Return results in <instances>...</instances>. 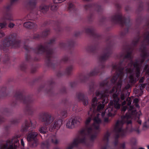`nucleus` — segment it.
<instances>
[{
	"label": "nucleus",
	"instance_id": "5",
	"mask_svg": "<svg viewBox=\"0 0 149 149\" xmlns=\"http://www.w3.org/2000/svg\"><path fill=\"white\" fill-rule=\"evenodd\" d=\"M41 121L45 126H47L51 123L54 120V118L51 114L48 112H43L40 115Z\"/></svg>",
	"mask_w": 149,
	"mask_h": 149
},
{
	"label": "nucleus",
	"instance_id": "58",
	"mask_svg": "<svg viewBox=\"0 0 149 149\" xmlns=\"http://www.w3.org/2000/svg\"><path fill=\"white\" fill-rule=\"evenodd\" d=\"M5 36V34L4 32L2 31H0V38H1Z\"/></svg>",
	"mask_w": 149,
	"mask_h": 149
},
{
	"label": "nucleus",
	"instance_id": "33",
	"mask_svg": "<svg viewBox=\"0 0 149 149\" xmlns=\"http://www.w3.org/2000/svg\"><path fill=\"white\" fill-rule=\"evenodd\" d=\"M33 140V142L31 145V147H36L38 144V140L36 139H34Z\"/></svg>",
	"mask_w": 149,
	"mask_h": 149
},
{
	"label": "nucleus",
	"instance_id": "19",
	"mask_svg": "<svg viewBox=\"0 0 149 149\" xmlns=\"http://www.w3.org/2000/svg\"><path fill=\"white\" fill-rule=\"evenodd\" d=\"M30 123L32 124L31 121H30V122H28L27 121H25V125H23L22 127V132L26 131L28 130L29 128L30 127L31 124H30Z\"/></svg>",
	"mask_w": 149,
	"mask_h": 149
},
{
	"label": "nucleus",
	"instance_id": "37",
	"mask_svg": "<svg viewBox=\"0 0 149 149\" xmlns=\"http://www.w3.org/2000/svg\"><path fill=\"white\" fill-rule=\"evenodd\" d=\"M39 131L42 134H46L47 132V128L46 127H42L39 129Z\"/></svg>",
	"mask_w": 149,
	"mask_h": 149
},
{
	"label": "nucleus",
	"instance_id": "61",
	"mask_svg": "<svg viewBox=\"0 0 149 149\" xmlns=\"http://www.w3.org/2000/svg\"><path fill=\"white\" fill-rule=\"evenodd\" d=\"M63 75V73L61 72H58L57 74V76L58 77H61Z\"/></svg>",
	"mask_w": 149,
	"mask_h": 149
},
{
	"label": "nucleus",
	"instance_id": "56",
	"mask_svg": "<svg viewBox=\"0 0 149 149\" xmlns=\"http://www.w3.org/2000/svg\"><path fill=\"white\" fill-rule=\"evenodd\" d=\"M146 85H145L144 84H141L139 85V88L141 91H142V89L146 86Z\"/></svg>",
	"mask_w": 149,
	"mask_h": 149
},
{
	"label": "nucleus",
	"instance_id": "10",
	"mask_svg": "<svg viewBox=\"0 0 149 149\" xmlns=\"http://www.w3.org/2000/svg\"><path fill=\"white\" fill-rule=\"evenodd\" d=\"M24 26L26 28L29 29H35L37 28V24L31 22H26L24 23Z\"/></svg>",
	"mask_w": 149,
	"mask_h": 149
},
{
	"label": "nucleus",
	"instance_id": "47",
	"mask_svg": "<svg viewBox=\"0 0 149 149\" xmlns=\"http://www.w3.org/2000/svg\"><path fill=\"white\" fill-rule=\"evenodd\" d=\"M74 118H75V121H77V123H80V121L81 120V118L79 116H77Z\"/></svg>",
	"mask_w": 149,
	"mask_h": 149
},
{
	"label": "nucleus",
	"instance_id": "46",
	"mask_svg": "<svg viewBox=\"0 0 149 149\" xmlns=\"http://www.w3.org/2000/svg\"><path fill=\"white\" fill-rule=\"evenodd\" d=\"M7 25V24L6 22L0 23V29L4 28Z\"/></svg>",
	"mask_w": 149,
	"mask_h": 149
},
{
	"label": "nucleus",
	"instance_id": "32",
	"mask_svg": "<svg viewBox=\"0 0 149 149\" xmlns=\"http://www.w3.org/2000/svg\"><path fill=\"white\" fill-rule=\"evenodd\" d=\"M40 9L42 12L45 13L49 10V7L47 6H44L40 8Z\"/></svg>",
	"mask_w": 149,
	"mask_h": 149
},
{
	"label": "nucleus",
	"instance_id": "8",
	"mask_svg": "<svg viewBox=\"0 0 149 149\" xmlns=\"http://www.w3.org/2000/svg\"><path fill=\"white\" fill-rule=\"evenodd\" d=\"M100 114H98L97 117L94 118V137L95 136L94 133H95L96 136L97 134L98 133L99 131V125L101 122V120L99 118V115Z\"/></svg>",
	"mask_w": 149,
	"mask_h": 149
},
{
	"label": "nucleus",
	"instance_id": "3",
	"mask_svg": "<svg viewBox=\"0 0 149 149\" xmlns=\"http://www.w3.org/2000/svg\"><path fill=\"white\" fill-rule=\"evenodd\" d=\"M91 107L90 108V110L88 112V114L89 116L86 120L85 122V128L82 130H84L86 131V135L91 141L93 140V123L91 124V125L88 126L91 120V118L93 113V111L92 109L93 108V98L92 100Z\"/></svg>",
	"mask_w": 149,
	"mask_h": 149
},
{
	"label": "nucleus",
	"instance_id": "62",
	"mask_svg": "<svg viewBox=\"0 0 149 149\" xmlns=\"http://www.w3.org/2000/svg\"><path fill=\"white\" fill-rule=\"evenodd\" d=\"M74 6L73 5L72 3H70L69 4V6L68 7V10H70L71 9L73 8Z\"/></svg>",
	"mask_w": 149,
	"mask_h": 149
},
{
	"label": "nucleus",
	"instance_id": "9",
	"mask_svg": "<svg viewBox=\"0 0 149 149\" xmlns=\"http://www.w3.org/2000/svg\"><path fill=\"white\" fill-rule=\"evenodd\" d=\"M62 121L61 119H56L54 121V122L49 127V130L51 131L55 129H58L60 128L62 124Z\"/></svg>",
	"mask_w": 149,
	"mask_h": 149
},
{
	"label": "nucleus",
	"instance_id": "38",
	"mask_svg": "<svg viewBox=\"0 0 149 149\" xmlns=\"http://www.w3.org/2000/svg\"><path fill=\"white\" fill-rule=\"evenodd\" d=\"M60 92L61 94H65L66 93V89L65 87H61L60 90Z\"/></svg>",
	"mask_w": 149,
	"mask_h": 149
},
{
	"label": "nucleus",
	"instance_id": "31",
	"mask_svg": "<svg viewBox=\"0 0 149 149\" xmlns=\"http://www.w3.org/2000/svg\"><path fill=\"white\" fill-rule=\"evenodd\" d=\"M84 8L86 10H89L93 8L92 4H88L84 6Z\"/></svg>",
	"mask_w": 149,
	"mask_h": 149
},
{
	"label": "nucleus",
	"instance_id": "48",
	"mask_svg": "<svg viewBox=\"0 0 149 149\" xmlns=\"http://www.w3.org/2000/svg\"><path fill=\"white\" fill-rule=\"evenodd\" d=\"M68 57H65L62 59L61 60V62L65 63L68 61Z\"/></svg>",
	"mask_w": 149,
	"mask_h": 149
},
{
	"label": "nucleus",
	"instance_id": "53",
	"mask_svg": "<svg viewBox=\"0 0 149 149\" xmlns=\"http://www.w3.org/2000/svg\"><path fill=\"white\" fill-rule=\"evenodd\" d=\"M26 60V61H29L31 59V56L28 54H26L25 56Z\"/></svg>",
	"mask_w": 149,
	"mask_h": 149
},
{
	"label": "nucleus",
	"instance_id": "59",
	"mask_svg": "<svg viewBox=\"0 0 149 149\" xmlns=\"http://www.w3.org/2000/svg\"><path fill=\"white\" fill-rule=\"evenodd\" d=\"M104 107V105L103 104H100L98 106V108L100 109H103Z\"/></svg>",
	"mask_w": 149,
	"mask_h": 149
},
{
	"label": "nucleus",
	"instance_id": "41",
	"mask_svg": "<svg viewBox=\"0 0 149 149\" xmlns=\"http://www.w3.org/2000/svg\"><path fill=\"white\" fill-rule=\"evenodd\" d=\"M47 92L48 94L51 96L53 95L54 94V91L52 88L48 89Z\"/></svg>",
	"mask_w": 149,
	"mask_h": 149
},
{
	"label": "nucleus",
	"instance_id": "24",
	"mask_svg": "<svg viewBox=\"0 0 149 149\" xmlns=\"http://www.w3.org/2000/svg\"><path fill=\"white\" fill-rule=\"evenodd\" d=\"M55 42V40L52 39L49 40V41L45 42V46L48 48L50 45L54 44Z\"/></svg>",
	"mask_w": 149,
	"mask_h": 149
},
{
	"label": "nucleus",
	"instance_id": "54",
	"mask_svg": "<svg viewBox=\"0 0 149 149\" xmlns=\"http://www.w3.org/2000/svg\"><path fill=\"white\" fill-rule=\"evenodd\" d=\"M93 76V71H92L87 74L88 77H92Z\"/></svg>",
	"mask_w": 149,
	"mask_h": 149
},
{
	"label": "nucleus",
	"instance_id": "51",
	"mask_svg": "<svg viewBox=\"0 0 149 149\" xmlns=\"http://www.w3.org/2000/svg\"><path fill=\"white\" fill-rule=\"evenodd\" d=\"M40 36L39 35H36L33 37V39L35 40H38L40 39Z\"/></svg>",
	"mask_w": 149,
	"mask_h": 149
},
{
	"label": "nucleus",
	"instance_id": "1",
	"mask_svg": "<svg viewBox=\"0 0 149 149\" xmlns=\"http://www.w3.org/2000/svg\"><path fill=\"white\" fill-rule=\"evenodd\" d=\"M135 116L138 117L137 114L135 109L132 107L130 106L128 109V113L126 114L125 116L122 117L121 120L118 121L116 125L115 130L119 133L120 136H123L126 134L122 129L123 124L125 123L127 124H131L132 118Z\"/></svg>",
	"mask_w": 149,
	"mask_h": 149
},
{
	"label": "nucleus",
	"instance_id": "18",
	"mask_svg": "<svg viewBox=\"0 0 149 149\" xmlns=\"http://www.w3.org/2000/svg\"><path fill=\"white\" fill-rule=\"evenodd\" d=\"M25 111L28 114L31 115L33 113L34 109L31 106L27 105L25 107Z\"/></svg>",
	"mask_w": 149,
	"mask_h": 149
},
{
	"label": "nucleus",
	"instance_id": "15",
	"mask_svg": "<svg viewBox=\"0 0 149 149\" xmlns=\"http://www.w3.org/2000/svg\"><path fill=\"white\" fill-rule=\"evenodd\" d=\"M15 96L17 99L22 100L23 102H24L26 99L25 96L20 92H17L15 94Z\"/></svg>",
	"mask_w": 149,
	"mask_h": 149
},
{
	"label": "nucleus",
	"instance_id": "36",
	"mask_svg": "<svg viewBox=\"0 0 149 149\" xmlns=\"http://www.w3.org/2000/svg\"><path fill=\"white\" fill-rule=\"evenodd\" d=\"M86 50L88 53H92L93 51V47L92 45L88 46L86 48Z\"/></svg>",
	"mask_w": 149,
	"mask_h": 149
},
{
	"label": "nucleus",
	"instance_id": "34",
	"mask_svg": "<svg viewBox=\"0 0 149 149\" xmlns=\"http://www.w3.org/2000/svg\"><path fill=\"white\" fill-rule=\"evenodd\" d=\"M143 71H146V74L149 76V66L148 65L146 66L144 69ZM148 80L149 82V78H148Z\"/></svg>",
	"mask_w": 149,
	"mask_h": 149
},
{
	"label": "nucleus",
	"instance_id": "35",
	"mask_svg": "<svg viewBox=\"0 0 149 149\" xmlns=\"http://www.w3.org/2000/svg\"><path fill=\"white\" fill-rule=\"evenodd\" d=\"M51 141L52 143L55 145H57L58 143V139L55 136L53 137L51 139Z\"/></svg>",
	"mask_w": 149,
	"mask_h": 149
},
{
	"label": "nucleus",
	"instance_id": "44",
	"mask_svg": "<svg viewBox=\"0 0 149 149\" xmlns=\"http://www.w3.org/2000/svg\"><path fill=\"white\" fill-rule=\"evenodd\" d=\"M138 101L139 100L137 98L133 100V102L135 103L136 106L138 108H139V106L137 104Z\"/></svg>",
	"mask_w": 149,
	"mask_h": 149
},
{
	"label": "nucleus",
	"instance_id": "22",
	"mask_svg": "<svg viewBox=\"0 0 149 149\" xmlns=\"http://www.w3.org/2000/svg\"><path fill=\"white\" fill-rule=\"evenodd\" d=\"M8 38L10 41V42L11 43L12 45L16 44L17 42L16 40V37L14 36H10Z\"/></svg>",
	"mask_w": 149,
	"mask_h": 149
},
{
	"label": "nucleus",
	"instance_id": "17",
	"mask_svg": "<svg viewBox=\"0 0 149 149\" xmlns=\"http://www.w3.org/2000/svg\"><path fill=\"white\" fill-rule=\"evenodd\" d=\"M73 67L72 65H70L67 67L65 69V73L68 76H71L73 70Z\"/></svg>",
	"mask_w": 149,
	"mask_h": 149
},
{
	"label": "nucleus",
	"instance_id": "29",
	"mask_svg": "<svg viewBox=\"0 0 149 149\" xmlns=\"http://www.w3.org/2000/svg\"><path fill=\"white\" fill-rule=\"evenodd\" d=\"M86 77L83 75H80L79 76V79L81 83L85 82L86 79Z\"/></svg>",
	"mask_w": 149,
	"mask_h": 149
},
{
	"label": "nucleus",
	"instance_id": "21",
	"mask_svg": "<svg viewBox=\"0 0 149 149\" xmlns=\"http://www.w3.org/2000/svg\"><path fill=\"white\" fill-rule=\"evenodd\" d=\"M36 1L35 0L30 1L27 3V7L33 9L34 8L36 4Z\"/></svg>",
	"mask_w": 149,
	"mask_h": 149
},
{
	"label": "nucleus",
	"instance_id": "2",
	"mask_svg": "<svg viewBox=\"0 0 149 149\" xmlns=\"http://www.w3.org/2000/svg\"><path fill=\"white\" fill-rule=\"evenodd\" d=\"M47 48L45 44L43 45L42 44L40 43L37 45L36 49L34 50V52L37 54H41L46 52L47 65L51 68H54L55 66L50 61V60L53 57L54 52L52 49L47 50Z\"/></svg>",
	"mask_w": 149,
	"mask_h": 149
},
{
	"label": "nucleus",
	"instance_id": "43",
	"mask_svg": "<svg viewBox=\"0 0 149 149\" xmlns=\"http://www.w3.org/2000/svg\"><path fill=\"white\" fill-rule=\"evenodd\" d=\"M58 8V7L56 5H53L51 6V9L53 11H56L57 10Z\"/></svg>",
	"mask_w": 149,
	"mask_h": 149
},
{
	"label": "nucleus",
	"instance_id": "7",
	"mask_svg": "<svg viewBox=\"0 0 149 149\" xmlns=\"http://www.w3.org/2000/svg\"><path fill=\"white\" fill-rule=\"evenodd\" d=\"M141 66L140 65H139V62H137L134 64V65L132 64H130L128 65V68L126 69V71L127 74H130L132 75H134L133 74V72L135 71L136 73H137V69L136 68H139V71ZM128 75V74H127Z\"/></svg>",
	"mask_w": 149,
	"mask_h": 149
},
{
	"label": "nucleus",
	"instance_id": "49",
	"mask_svg": "<svg viewBox=\"0 0 149 149\" xmlns=\"http://www.w3.org/2000/svg\"><path fill=\"white\" fill-rule=\"evenodd\" d=\"M60 114L63 117H65L66 116L67 112L65 111H62L61 112Z\"/></svg>",
	"mask_w": 149,
	"mask_h": 149
},
{
	"label": "nucleus",
	"instance_id": "40",
	"mask_svg": "<svg viewBox=\"0 0 149 149\" xmlns=\"http://www.w3.org/2000/svg\"><path fill=\"white\" fill-rule=\"evenodd\" d=\"M20 68L21 70L23 71H24L27 68L26 65L24 64H22L20 66Z\"/></svg>",
	"mask_w": 149,
	"mask_h": 149
},
{
	"label": "nucleus",
	"instance_id": "6",
	"mask_svg": "<svg viewBox=\"0 0 149 149\" xmlns=\"http://www.w3.org/2000/svg\"><path fill=\"white\" fill-rule=\"evenodd\" d=\"M13 141H14V142L15 143H17L19 141L18 139L14 137L11 140H7L5 144L1 146L0 149H16L17 146V144H15L14 147H13V143H12Z\"/></svg>",
	"mask_w": 149,
	"mask_h": 149
},
{
	"label": "nucleus",
	"instance_id": "39",
	"mask_svg": "<svg viewBox=\"0 0 149 149\" xmlns=\"http://www.w3.org/2000/svg\"><path fill=\"white\" fill-rule=\"evenodd\" d=\"M24 48L26 51H29L31 49H33L32 47H30L26 43H25L24 45Z\"/></svg>",
	"mask_w": 149,
	"mask_h": 149
},
{
	"label": "nucleus",
	"instance_id": "23",
	"mask_svg": "<svg viewBox=\"0 0 149 149\" xmlns=\"http://www.w3.org/2000/svg\"><path fill=\"white\" fill-rule=\"evenodd\" d=\"M3 45L5 47H8L10 46H12V45L8 38H7L5 39L3 41Z\"/></svg>",
	"mask_w": 149,
	"mask_h": 149
},
{
	"label": "nucleus",
	"instance_id": "14",
	"mask_svg": "<svg viewBox=\"0 0 149 149\" xmlns=\"http://www.w3.org/2000/svg\"><path fill=\"white\" fill-rule=\"evenodd\" d=\"M77 124V121H75V118L72 119L70 121H68L66 124V125L69 128H72L74 127V124Z\"/></svg>",
	"mask_w": 149,
	"mask_h": 149
},
{
	"label": "nucleus",
	"instance_id": "42",
	"mask_svg": "<svg viewBox=\"0 0 149 149\" xmlns=\"http://www.w3.org/2000/svg\"><path fill=\"white\" fill-rule=\"evenodd\" d=\"M55 30L57 31L60 32L63 30V29L60 25H57L55 28Z\"/></svg>",
	"mask_w": 149,
	"mask_h": 149
},
{
	"label": "nucleus",
	"instance_id": "4",
	"mask_svg": "<svg viewBox=\"0 0 149 149\" xmlns=\"http://www.w3.org/2000/svg\"><path fill=\"white\" fill-rule=\"evenodd\" d=\"M85 132H86L85 130H81L80 131V137L75 139L73 142L68 146L66 149H72L74 147L77 146L80 143H85L86 140Z\"/></svg>",
	"mask_w": 149,
	"mask_h": 149
},
{
	"label": "nucleus",
	"instance_id": "50",
	"mask_svg": "<svg viewBox=\"0 0 149 149\" xmlns=\"http://www.w3.org/2000/svg\"><path fill=\"white\" fill-rule=\"evenodd\" d=\"M25 100H24V102L25 103H26L27 104L32 103L33 102V100L32 99L27 100L26 102L25 101Z\"/></svg>",
	"mask_w": 149,
	"mask_h": 149
},
{
	"label": "nucleus",
	"instance_id": "57",
	"mask_svg": "<svg viewBox=\"0 0 149 149\" xmlns=\"http://www.w3.org/2000/svg\"><path fill=\"white\" fill-rule=\"evenodd\" d=\"M15 26V24L12 23H10L8 25L9 27L10 28H12Z\"/></svg>",
	"mask_w": 149,
	"mask_h": 149
},
{
	"label": "nucleus",
	"instance_id": "16",
	"mask_svg": "<svg viewBox=\"0 0 149 149\" xmlns=\"http://www.w3.org/2000/svg\"><path fill=\"white\" fill-rule=\"evenodd\" d=\"M137 73H136V78H134V75H131L129 77L130 81L132 83H133L135 82L136 80L137 79L138 77H139L140 75L139 74V68H137Z\"/></svg>",
	"mask_w": 149,
	"mask_h": 149
},
{
	"label": "nucleus",
	"instance_id": "55",
	"mask_svg": "<svg viewBox=\"0 0 149 149\" xmlns=\"http://www.w3.org/2000/svg\"><path fill=\"white\" fill-rule=\"evenodd\" d=\"M127 101L128 102L127 105L130 106L132 100L130 97L128 98L127 99Z\"/></svg>",
	"mask_w": 149,
	"mask_h": 149
},
{
	"label": "nucleus",
	"instance_id": "64",
	"mask_svg": "<svg viewBox=\"0 0 149 149\" xmlns=\"http://www.w3.org/2000/svg\"><path fill=\"white\" fill-rule=\"evenodd\" d=\"M49 84L50 85H52L54 84L55 82L52 80H50L49 81Z\"/></svg>",
	"mask_w": 149,
	"mask_h": 149
},
{
	"label": "nucleus",
	"instance_id": "11",
	"mask_svg": "<svg viewBox=\"0 0 149 149\" xmlns=\"http://www.w3.org/2000/svg\"><path fill=\"white\" fill-rule=\"evenodd\" d=\"M77 97L80 100H81L83 102V104L86 106L88 104V101L87 98L85 97L84 94L81 93H79L78 94Z\"/></svg>",
	"mask_w": 149,
	"mask_h": 149
},
{
	"label": "nucleus",
	"instance_id": "30",
	"mask_svg": "<svg viewBox=\"0 0 149 149\" xmlns=\"http://www.w3.org/2000/svg\"><path fill=\"white\" fill-rule=\"evenodd\" d=\"M50 30L49 29H46L44 30L42 33V36L43 37H46L49 34Z\"/></svg>",
	"mask_w": 149,
	"mask_h": 149
},
{
	"label": "nucleus",
	"instance_id": "20",
	"mask_svg": "<svg viewBox=\"0 0 149 149\" xmlns=\"http://www.w3.org/2000/svg\"><path fill=\"white\" fill-rule=\"evenodd\" d=\"M85 32L88 36L91 37L93 36L92 27H88L84 29Z\"/></svg>",
	"mask_w": 149,
	"mask_h": 149
},
{
	"label": "nucleus",
	"instance_id": "52",
	"mask_svg": "<svg viewBox=\"0 0 149 149\" xmlns=\"http://www.w3.org/2000/svg\"><path fill=\"white\" fill-rule=\"evenodd\" d=\"M11 122L12 124H16L19 122V120L17 119H14L12 120Z\"/></svg>",
	"mask_w": 149,
	"mask_h": 149
},
{
	"label": "nucleus",
	"instance_id": "12",
	"mask_svg": "<svg viewBox=\"0 0 149 149\" xmlns=\"http://www.w3.org/2000/svg\"><path fill=\"white\" fill-rule=\"evenodd\" d=\"M113 99L114 104L115 108L117 109H119L120 107V105L119 104V100L118 97L117 95H113Z\"/></svg>",
	"mask_w": 149,
	"mask_h": 149
},
{
	"label": "nucleus",
	"instance_id": "45",
	"mask_svg": "<svg viewBox=\"0 0 149 149\" xmlns=\"http://www.w3.org/2000/svg\"><path fill=\"white\" fill-rule=\"evenodd\" d=\"M0 91L4 95H7L6 94V89L5 88H2L1 89Z\"/></svg>",
	"mask_w": 149,
	"mask_h": 149
},
{
	"label": "nucleus",
	"instance_id": "25",
	"mask_svg": "<svg viewBox=\"0 0 149 149\" xmlns=\"http://www.w3.org/2000/svg\"><path fill=\"white\" fill-rule=\"evenodd\" d=\"M49 146V143L47 141L42 142L41 143V147L42 149H48Z\"/></svg>",
	"mask_w": 149,
	"mask_h": 149
},
{
	"label": "nucleus",
	"instance_id": "63",
	"mask_svg": "<svg viewBox=\"0 0 149 149\" xmlns=\"http://www.w3.org/2000/svg\"><path fill=\"white\" fill-rule=\"evenodd\" d=\"M103 141L106 142L108 141V138L107 136H105L103 139Z\"/></svg>",
	"mask_w": 149,
	"mask_h": 149
},
{
	"label": "nucleus",
	"instance_id": "26",
	"mask_svg": "<svg viewBox=\"0 0 149 149\" xmlns=\"http://www.w3.org/2000/svg\"><path fill=\"white\" fill-rule=\"evenodd\" d=\"M93 14L92 12L90 13L87 17V22L89 23H91L93 21Z\"/></svg>",
	"mask_w": 149,
	"mask_h": 149
},
{
	"label": "nucleus",
	"instance_id": "28",
	"mask_svg": "<svg viewBox=\"0 0 149 149\" xmlns=\"http://www.w3.org/2000/svg\"><path fill=\"white\" fill-rule=\"evenodd\" d=\"M88 93L90 95L92 94L93 93V84L92 82H91L89 84Z\"/></svg>",
	"mask_w": 149,
	"mask_h": 149
},
{
	"label": "nucleus",
	"instance_id": "60",
	"mask_svg": "<svg viewBox=\"0 0 149 149\" xmlns=\"http://www.w3.org/2000/svg\"><path fill=\"white\" fill-rule=\"evenodd\" d=\"M5 121V119L3 118L0 117V123L4 122Z\"/></svg>",
	"mask_w": 149,
	"mask_h": 149
},
{
	"label": "nucleus",
	"instance_id": "13",
	"mask_svg": "<svg viewBox=\"0 0 149 149\" xmlns=\"http://www.w3.org/2000/svg\"><path fill=\"white\" fill-rule=\"evenodd\" d=\"M38 135L36 132H33L30 133L27 136V140L29 141H31L34 139H36V137Z\"/></svg>",
	"mask_w": 149,
	"mask_h": 149
},
{
	"label": "nucleus",
	"instance_id": "27",
	"mask_svg": "<svg viewBox=\"0 0 149 149\" xmlns=\"http://www.w3.org/2000/svg\"><path fill=\"white\" fill-rule=\"evenodd\" d=\"M4 19L10 21L13 20L12 16L10 13H8L6 14L4 16Z\"/></svg>",
	"mask_w": 149,
	"mask_h": 149
}]
</instances>
